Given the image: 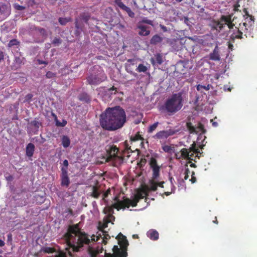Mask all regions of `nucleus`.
<instances>
[{
	"label": "nucleus",
	"instance_id": "393cba45",
	"mask_svg": "<svg viewBox=\"0 0 257 257\" xmlns=\"http://www.w3.org/2000/svg\"><path fill=\"white\" fill-rule=\"evenodd\" d=\"M101 252V250L99 251L98 249H95L90 246H89L88 248V252L90 257H97V255Z\"/></svg>",
	"mask_w": 257,
	"mask_h": 257
},
{
	"label": "nucleus",
	"instance_id": "4c0bfd02",
	"mask_svg": "<svg viewBox=\"0 0 257 257\" xmlns=\"http://www.w3.org/2000/svg\"><path fill=\"white\" fill-rule=\"evenodd\" d=\"M149 165L151 168L159 166L157 164V160L154 157L151 158L149 162Z\"/></svg>",
	"mask_w": 257,
	"mask_h": 257
},
{
	"label": "nucleus",
	"instance_id": "e433bc0d",
	"mask_svg": "<svg viewBox=\"0 0 257 257\" xmlns=\"http://www.w3.org/2000/svg\"><path fill=\"white\" fill-rule=\"evenodd\" d=\"M210 88V85L208 84L206 86L202 85L200 84H198L196 86V89L198 91H201L202 89H204L206 90V91H208Z\"/></svg>",
	"mask_w": 257,
	"mask_h": 257
},
{
	"label": "nucleus",
	"instance_id": "f03ea898",
	"mask_svg": "<svg viewBox=\"0 0 257 257\" xmlns=\"http://www.w3.org/2000/svg\"><path fill=\"white\" fill-rule=\"evenodd\" d=\"M126 122L125 111L120 106L107 107L100 115V125L106 131H114L121 128Z\"/></svg>",
	"mask_w": 257,
	"mask_h": 257
},
{
	"label": "nucleus",
	"instance_id": "423d86ee",
	"mask_svg": "<svg viewBox=\"0 0 257 257\" xmlns=\"http://www.w3.org/2000/svg\"><path fill=\"white\" fill-rule=\"evenodd\" d=\"M106 78L107 76L104 72L100 70L97 71L94 74H91L89 75L87 77L86 80L88 84L96 85L104 81Z\"/></svg>",
	"mask_w": 257,
	"mask_h": 257
},
{
	"label": "nucleus",
	"instance_id": "5fc2aeb1",
	"mask_svg": "<svg viewBox=\"0 0 257 257\" xmlns=\"http://www.w3.org/2000/svg\"><path fill=\"white\" fill-rule=\"evenodd\" d=\"M14 8L19 11H22L25 9V7L22 6H20L18 4H15L14 5Z\"/></svg>",
	"mask_w": 257,
	"mask_h": 257
},
{
	"label": "nucleus",
	"instance_id": "1a4fd4ad",
	"mask_svg": "<svg viewBox=\"0 0 257 257\" xmlns=\"http://www.w3.org/2000/svg\"><path fill=\"white\" fill-rule=\"evenodd\" d=\"M11 7L10 4L0 3V15L4 18L8 17L11 14Z\"/></svg>",
	"mask_w": 257,
	"mask_h": 257
},
{
	"label": "nucleus",
	"instance_id": "20e7f679",
	"mask_svg": "<svg viewBox=\"0 0 257 257\" xmlns=\"http://www.w3.org/2000/svg\"><path fill=\"white\" fill-rule=\"evenodd\" d=\"M143 187L141 188H139L136 190V193L134 195V198L131 200L128 198H124L123 200L120 201V204H123L127 208H129L130 206L136 207L138 203L140 200L143 199L145 197H147L149 195L146 189Z\"/></svg>",
	"mask_w": 257,
	"mask_h": 257
},
{
	"label": "nucleus",
	"instance_id": "6e6d98bb",
	"mask_svg": "<svg viewBox=\"0 0 257 257\" xmlns=\"http://www.w3.org/2000/svg\"><path fill=\"white\" fill-rule=\"evenodd\" d=\"M190 151L193 152L194 153L197 154L196 156H198V155L199 153H200V152L198 150V149H196L194 147H192L190 148Z\"/></svg>",
	"mask_w": 257,
	"mask_h": 257
},
{
	"label": "nucleus",
	"instance_id": "09e8293b",
	"mask_svg": "<svg viewBox=\"0 0 257 257\" xmlns=\"http://www.w3.org/2000/svg\"><path fill=\"white\" fill-rule=\"evenodd\" d=\"M46 77L47 78H52L56 77V73L51 71H48L46 74Z\"/></svg>",
	"mask_w": 257,
	"mask_h": 257
},
{
	"label": "nucleus",
	"instance_id": "4468645a",
	"mask_svg": "<svg viewBox=\"0 0 257 257\" xmlns=\"http://www.w3.org/2000/svg\"><path fill=\"white\" fill-rule=\"evenodd\" d=\"M75 27L76 30L75 31L74 34L76 37H79L81 32L83 31L84 25L82 22H80L78 18H76L75 20Z\"/></svg>",
	"mask_w": 257,
	"mask_h": 257
},
{
	"label": "nucleus",
	"instance_id": "a878e982",
	"mask_svg": "<svg viewBox=\"0 0 257 257\" xmlns=\"http://www.w3.org/2000/svg\"><path fill=\"white\" fill-rule=\"evenodd\" d=\"M231 39L234 40L235 39H241L242 38V32L237 29L236 32H234L230 36Z\"/></svg>",
	"mask_w": 257,
	"mask_h": 257
},
{
	"label": "nucleus",
	"instance_id": "680f3d73",
	"mask_svg": "<svg viewBox=\"0 0 257 257\" xmlns=\"http://www.w3.org/2000/svg\"><path fill=\"white\" fill-rule=\"evenodd\" d=\"M4 59V53L0 50V62L3 61Z\"/></svg>",
	"mask_w": 257,
	"mask_h": 257
},
{
	"label": "nucleus",
	"instance_id": "ddd939ff",
	"mask_svg": "<svg viewBox=\"0 0 257 257\" xmlns=\"http://www.w3.org/2000/svg\"><path fill=\"white\" fill-rule=\"evenodd\" d=\"M113 253L105 252V255L109 257H117L122 254L123 252L127 253L124 249L120 248L117 245H114L112 248Z\"/></svg>",
	"mask_w": 257,
	"mask_h": 257
},
{
	"label": "nucleus",
	"instance_id": "b1692460",
	"mask_svg": "<svg viewBox=\"0 0 257 257\" xmlns=\"http://www.w3.org/2000/svg\"><path fill=\"white\" fill-rule=\"evenodd\" d=\"M190 153L188 149L186 148H183L180 151V155L179 158H184L185 159L189 160L190 159Z\"/></svg>",
	"mask_w": 257,
	"mask_h": 257
},
{
	"label": "nucleus",
	"instance_id": "ea45409f",
	"mask_svg": "<svg viewBox=\"0 0 257 257\" xmlns=\"http://www.w3.org/2000/svg\"><path fill=\"white\" fill-rule=\"evenodd\" d=\"M159 122H155L154 124H153L152 125H151L149 128H148V132L149 133H152L153 131H154L156 128L157 127L158 124H159Z\"/></svg>",
	"mask_w": 257,
	"mask_h": 257
},
{
	"label": "nucleus",
	"instance_id": "72a5a7b5",
	"mask_svg": "<svg viewBox=\"0 0 257 257\" xmlns=\"http://www.w3.org/2000/svg\"><path fill=\"white\" fill-rule=\"evenodd\" d=\"M131 140L133 142H136L139 140L143 141L144 139L142 137L139 132H138L134 136L131 138Z\"/></svg>",
	"mask_w": 257,
	"mask_h": 257
},
{
	"label": "nucleus",
	"instance_id": "7ed1b4c3",
	"mask_svg": "<svg viewBox=\"0 0 257 257\" xmlns=\"http://www.w3.org/2000/svg\"><path fill=\"white\" fill-rule=\"evenodd\" d=\"M183 105L182 93L173 94L168 97L159 108V110L165 115L172 116L178 112Z\"/></svg>",
	"mask_w": 257,
	"mask_h": 257
},
{
	"label": "nucleus",
	"instance_id": "5701e85b",
	"mask_svg": "<svg viewBox=\"0 0 257 257\" xmlns=\"http://www.w3.org/2000/svg\"><path fill=\"white\" fill-rule=\"evenodd\" d=\"M232 14L226 16L222 15L219 20L220 21V23H223L224 25H226L232 19Z\"/></svg>",
	"mask_w": 257,
	"mask_h": 257
},
{
	"label": "nucleus",
	"instance_id": "2f4dec72",
	"mask_svg": "<svg viewBox=\"0 0 257 257\" xmlns=\"http://www.w3.org/2000/svg\"><path fill=\"white\" fill-rule=\"evenodd\" d=\"M41 251L45 253H51L56 252V249L54 247L45 246L42 249Z\"/></svg>",
	"mask_w": 257,
	"mask_h": 257
},
{
	"label": "nucleus",
	"instance_id": "bf43d9fd",
	"mask_svg": "<svg viewBox=\"0 0 257 257\" xmlns=\"http://www.w3.org/2000/svg\"><path fill=\"white\" fill-rule=\"evenodd\" d=\"M55 257H66V255L64 252H60L55 255Z\"/></svg>",
	"mask_w": 257,
	"mask_h": 257
},
{
	"label": "nucleus",
	"instance_id": "0eeeda50",
	"mask_svg": "<svg viewBox=\"0 0 257 257\" xmlns=\"http://www.w3.org/2000/svg\"><path fill=\"white\" fill-rule=\"evenodd\" d=\"M114 200L116 201V203H114L112 204L111 206H107L104 209V212L105 214H108V217L109 218L114 217L112 215L113 213V209L115 208L117 210H119L120 209H124L126 206L123 204H120L119 203L121 201L119 200V198L118 196L115 197Z\"/></svg>",
	"mask_w": 257,
	"mask_h": 257
},
{
	"label": "nucleus",
	"instance_id": "aec40b11",
	"mask_svg": "<svg viewBox=\"0 0 257 257\" xmlns=\"http://www.w3.org/2000/svg\"><path fill=\"white\" fill-rule=\"evenodd\" d=\"M147 236L151 239L156 240L159 238V233L156 230L151 229L148 231Z\"/></svg>",
	"mask_w": 257,
	"mask_h": 257
},
{
	"label": "nucleus",
	"instance_id": "052dcab7",
	"mask_svg": "<svg viewBox=\"0 0 257 257\" xmlns=\"http://www.w3.org/2000/svg\"><path fill=\"white\" fill-rule=\"evenodd\" d=\"M110 193V190L109 189H107L106 192L103 194V199L108 196V194Z\"/></svg>",
	"mask_w": 257,
	"mask_h": 257
},
{
	"label": "nucleus",
	"instance_id": "412c9836",
	"mask_svg": "<svg viewBox=\"0 0 257 257\" xmlns=\"http://www.w3.org/2000/svg\"><path fill=\"white\" fill-rule=\"evenodd\" d=\"M163 38L160 37L159 35L156 34L154 35L150 40V43L152 45H156L163 41Z\"/></svg>",
	"mask_w": 257,
	"mask_h": 257
},
{
	"label": "nucleus",
	"instance_id": "a18cd8bd",
	"mask_svg": "<svg viewBox=\"0 0 257 257\" xmlns=\"http://www.w3.org/2000/svg\"><path fill=\"white\" fill-rule=\"evenodd\" d=\"M55 122H56V126H62V127L65 126L67 123V121L65 119H63L62 122H60L59 121V120H57Z\"/></svg>",
	"mask_w": 257,
	"mask_h": 257
},
{
	"label": "nucleus",
	"instance_id": "864d4df0",
	"mask_svg": "<svg viewBox=\"0 0 257 257\" xmlns=\"http://www.w3.org/2000/svg\"><path fill=\"white\" fill-rule=\"evenodd\" d=\"M224 24L220 23V21L219 20L216 23V28L218 29L219 30H221L224 28Z\"/></svg>",
	"mask_w": 257,
	"mask_h": 257
},
{
	"label": "nucleus",
	"instance_id": "58836bf2",
	"mask_svg": "<svg viewBox=\"0 0 257 257\" xmlns=\"http://www.w3.org/2000/svg\"><path fill=\"white\" fill-rule=\"evenodd\" d=\"M147 70V67L142 64H140L137 68V71L139 72H145Z\"/></svg>",
	"mask_w": 257,
	"mask_h": 257
},
{
	"label": "nucleus",
	"instance_id": "9d476101",
	"mask_svg": "<svg viewBox=\"0 0 257 257\" xmlns=\"http://www.w3.org/2000/svg\"><path fill=\"white\" fill-rule=\"evenodd\" d=\"M243 12L244 15H243V17L245 18V22L243 23V26L246 27L247 25L252 26V25L254 23V17L252 15H250L246 8H244L243 9Z\"/></svg>",
	"mask_w": 257,
	"mask_h": 257
},
{
	"label": "nucleus",
	"instance_id": "6ab92c4d",
	"mask_svg": "<svg viewBox=\"0 0 257 257\" xmlns=\"http://www.w3.org/2000/svg\"><path fill=\"white\" fill-rule=\"evenodd\" d=\"M35 151V146L32 143H29L26 147V153L28 157H32Z\"/></svg>",
	"mask_w": 257,
	"mask_h": 257
},
{
	"label": "nucleus",
	"instance_id": "4be33fe9",
	"mask_svg": "<svg viewBox=\"0 0 257 257\" xmlns=\"http://www.w3.org/2000/svg\"><path fill=\"white\" fill-rule=\"evenodd\" d=\"M100 195V191L99 190V187L96 186H93L90 196L94 198H98Z\"/></svg>",
	"mask_w": 257,
	"mask_h": 257
},
{
	"label": "nucleus",
	"instance_id": "338daca9",
	"mask_svg": "<svg viewBox=\"0 0 257 257\" xmlns=\"http://www.w3.org/2000/svg\"><path fill=\"white\" fill-rule=\"evenodd\" d=\"M39 32H40V33H41V34H42L43 35L45 34L46 33L45 29H44V28H40L39 29Z\"/></svg>",
	"mask_w": 257,
	"mask_h": 257
},
{
	"label": "nucleus",
	"instance_id": "49530a36",
	"mask_svg": "<svg viewBox=\"0 0 257 257\" xmlns=\"http://www.w3.org/2000/svg\"><path fill=\"white\" fill-rule=\"evenodd\" d=\"M110 222L109 220H107L105 222H104L101 226H100L99 227V231H100L101 232H102V231H104V229L106 228L107 227V225H108V223Z\"/></svg>",
	"mask_w": 257,
	"mask_h": 257
},
{
	"label": "nucleus",
	"instance_id": "bb28decb",
	"mask_svg": "<svg viewBox=\"0 0 257 257\" xmlns=\"http://www.w3.org/2000/svg\"><path fill=\"white\" fill-rule=\"evenodd\" d=\"M186 127L190 133L191 134H197L198 131L196 130V128L194 127L191 122H187L186 123Z\"/></svg>",
	"mask_w": 257,
	"mask_h": 257
},
{
	"label": "nucleus",
	"instance_id": "f704fd0d",
	"mask_svg": "<svg viewBox=\"0 0 257 257\" xmlns=\"http://www.w3.org/2000/svg\"><path fill=\"white\" fill-rule=\"evenodd\" d=\"M20 43V42L17 39H14L9 42L8 44V46L10 48L14 46H19Z\"/></svg>",
	"mask_w": 257,
	"mask_h": 257
},
{
	"label": "nucleus",
	"instance_id": "39448f33",
	"mask_svg": "<svg viewBox=\"0 0 257 257\" xmlns=\"http://www.w3.org/2000/svg\"><path fill=\"white\" fill-rule=\"evenodd\" d=\"M106 162H112L113 166L114 167H117L122 163L123 158L118 155V149L116 146H108L106 149Z\"/></svg>",
	"mask_w": 257,
	"mask_h": 257
},
{
	"label": "nucleus",
	"instance_id": "cd10ccee",
	"mask_svg": "<svg viewBox=\"0 0 257 257\" xmlns=\"http://www.w3.org/2000/svg\"><path fill=\"white\" fill-rule=\"evenodd\" d=\"M70 140L67 136H63L62 138V145L63 147L66 148L70 146Z\"/></svg>",
	"mask_w": 257,
	"mask_h": 257
},
{
	"label": "nucleus",
	"instance_id": "13d9d810",
	"mask_svg": "<svg viewBox=\"0 0 257 257\" xmlns=\"http://www.w3.org/2000/svg\"><path fill=\"white\" fill-rule=\"evenodd\" d=\"M226 25L228 26V28L229 29H232L233 28V27L234 26V24L233 23V20L232 19L230 20V21Z\"/></svg>",
	"mask_w": 257,
	"mask_h": 257
},
{
	"label": "nucleus",
	"instance_id": "de8ad7c7",
	"mask_svg": "<svg viewBox=\"0 0 257 257\" xmlns=\"http://www.w3.org/2000/svg\"><path fill=\"white\" fill-rule=\"evenodd\" d=\"M156 60L158 64H161L163 63L162 57L160 54H158L155 56Z\"/></svg>",
	"mask_w": 257,
	"mask_h": 257
},
{
	"label": "nucleus",
	"instance_id": "8fccbe9b",
	"mask_svg": "<svg viewBox=\"0 0 257 257\" xmlns=\"http://www.w3.org/2000/svg\"><path fill=\"white\" fill-rule=\"evenodd\" d=\"M196 130L198 131V133L199 132H201L202 133H205V130L204 128L203 125L200 122L198 123V125L196 128Z\"/></svg>",
	"mask_w": 257,
	"mask_h": 257
},
{
	"label": "nucleus",
	"instance_id": "7c9ffc66",
	"mask_svg": "<svg viewBox=\"0 0 257 257\" xmlns=\"http://www.w3.org/2000/svg\"><path fill=\"white\" fill-rule=\"evenodd\" d=\"M79 99L81 101L88 103L90 101V97L87 93H82L79 96Z\"/></svg>",
	"mask_w": 257,
	"mask_h": 257
},
{
	"label": "nucleus",
	"instance_id": "6e6552de",
	"mask_svg": "<svg viewBox=\"0 0 257 257\" xmlns=\"http://www.w3.org/2000/svg\"><path fill=\"white\" fill-rule=\"evenodd\" d=\"M179 132L178 130L169 129L167 130L161 131L158 132L153 137L155 139L161 140L166 139L170 136L176 134Z\"/></svg>",
	"mask_w": 257,
	"mask_h": 257
},
{
	"label": "nucleus",
	"instance_id": "3c124183",
	"mask_svg": "<svg viewBox=\"0 0 257 257\" xmlns=\"http://www.w3.org/2000/svg\"><path fill=\"white\" fill-rule=\"evenodd\" d=\"M175 189H176V188H175V186H174V185H172V186L171 187V191L165 192L164 193V194H165L166 196H169L170 194H171L172 193H174Z\"/></svg>",
	"mask_w": 257,
	"mask_h": 257
},
{
	"label": "nucleus",
	"instance_id": "a19ab883",
	"mask_svg": "<svg viewBox=\"0 0 257 257\" xmlns=\"http://www.w3.org/2000/svg\"><path fill=\"white\" fill-rule=\"evenodd\" d=\"M61 43L62 40L59 37H55L52 42V44L55 46H59Z\"/></svg>",
	"mask_w": 257,
	"mask_h": 257
},
{
	"label": "nucleus",
	"instance_id": "a211bd4d",
	"mask_svg": "<svg viewBox=\"0 0 257 257\" xmlns=\"http://www.w3.org/2000/svg\"><path fill=\"white\" fill-rule=\"evenodd\" d=\"M144 187L147 188L146 190L148 193L151 191H156L158 188L157 182L153 180H151L149 182V186H145Z\"/></svg>",
	"mask_w": 257,
	"mask_h": 257
},
{
	"label": "nucleus",
	"instance_id": "473e14b6",
	"mask_svg": "<svg viewBox=\"0 0 257 257\" xmlns=\"http://www.w3.org/2000/svg\"><path fill=\"white\" fill-rule=\"evenodd\" d=\"M68 165L69 163L68 160H65L61 168V172H68Z\"/></svg>",
	"mask_w": 257,
	"mask_h": 257
},
{
	"label": "nucleus",
	"instance_id": "f8f14e48",
	"mask_svg": "<svg viewBox=\"0 0 257 257\" xmlns=\"http://www.w3.org/2000/svg\"><path fill=\"white\" fill-rule=\"evenodd\" d=\"M29 128L34 134H37L39 132V129L42 125V123L37 120L36 118L31 121L29 124Z\"/></svg>",
	"mask_w": 257,
	"mask_h": 257
},
{
	"label": "nucleus",
	"instance_id": "c85d7f7f",
	"mask_svg": "<svg viewBox=\"0 0 257 257\" xmlns=\"http://www.w3.org/2000/svg\"><path fill=\"white\" fill-rule=\"evenodd\" d=\"M153 170V179H156L160 175V167L159 166L152 168Z\"/></svg>",
	"mask_w": 257,
	"mask_h": 257
},
{
	"label": "nucleus",
	"instance_id": "c756f323",
	"mask_svg": "<svg viewBox=\"0 0 257 257\" xmlns=\"http://www.w3.org/2000/svg\"><path fill=\"white\" fill-rule=\"evenodd\" d=\"M72 19L71 17H67V18H59L58 19V21L60 25L65 26L68 22H70L72 21Z\"/></svg>",
	"mask_w": 257,
	"mask_h": 257
},
{
	"label": "nucleus",
	"instance_id": "f257e3e1",
	"mask_svg": "<svg viewBox=\"0 0 257 257\" xmlns=\"http://www.w3.org/2000/svg\"><path fill=\"white\" fill-rule=\"evenodd\" d=\"M95 236L92 235L91 239H89V235L85 232L81 231L79 228V224L70 225L68 228L67 232L65 234L67 245L72 248L74 252L79 251L84 244H89L91 241H97L102 237V242L106 244L107 240L110 237L105 231H102Z\"/></svg>",
	"mask_w": 257,
	"mask_h": 257
},
{
	"label": "nucleus",
	"instance_id": "2eb2a0df",
	"mask_svg": "<svg viewBox=\"0 0 257 257\" xmlns=\"http://www.w3.org/2000/svg\"><path fill=\"white\" fill-rule=\"evenodd\" d=\"M209 59L212 61H220V56L219 54V48L216 46L213 52L209 54Z\"/></svg>",
	"mask_w": 257,
	"mask_h": 257
},
{
	"label": "nucleus",
	"instance_id": "e2e57ef3",
	"mask_svg": "<svg viewBox=\"0 0 257 257\" xmlns=\"http://www.w3.org/2000/svg\"><path fill=\"white\" fill-rule=\"evenodd\" d=\"M240 7V5L238 4H235L234 6V11L236 12V11H238L239 10L238 9V7Z\"/></svg>",
	"mask_w": 257,
	"mask_h": 257
},
{
	"label": "nucleus",
	"instance_id": "603ef678",
	"mask_svg": "<svg viewBox=\"0 0 257 257\" xmlns=\"http://www.w3.org/2000/svg\"><path fill=\"white\" fill-rule=\"evenodd\" d=\"M162 149L166 153H171L172 148L171 146L165 145L162 147Z\"/></svg>",
	"mask_w": 257,
	"mask_h": 257
},
{
	"label": "nucleus",
	"instance_id": "c9c22d12",
	"mask_svg": "<svg viewBox=\"0 0 257 257\" xmlns=\"http://www.w3.org/2000/svg\"><path fill=\"white\" fill-rule=\"evenodd\" d=\"M114 3L117 6L123 11H124L127 7L122 2L121 0H115Z\"/></svg>",
	"mask_w": 257,
	"mask_h": 257
},
{
	"label": "nucleus",
	"instance_id": "c03bdc74",
	"mask_svg": "<svg viewBox=\"0 0 257 257\" xmlns=\"http://www.w3.org/2000/svg\"><path fill=\"white\" fill-rule=\"evenodd\" d=\"M139 23H142V24H147L151 26H153V21L149 20L147 18H144L141 21L139 22Z\"/></svg>",
	"mask_w": 257,
	"mask_h": 257
},
{
	"label": "nucleus",
	"instance_id": "f3484780",
	"mask_svg": "<svg viewBox=\"0 0 257 257\" xmlns=\"http://www.w3.org/2000/svg\"><path fill=\"white\" fill-rule=\"evenodd\" d=\"M118 235L122 237L121 239L118 240V244H119L121 249H124L125 251L127 252L128 242L126 239V237L123 235L121 233H120Z\"/></svg>",
	"mask_w": 257,
	"mask_h": 257
},
{
	"label": "nucleus",
	"instance_id": "774afa93",
	"mask_svg": "<svg viewBox=\"0 0 257 257\" xmlns=\"http://www.w3.org/2000/svg\"><path fill=\"white\" fill-rule=\"evenodd\" d=\"M127 253L123 252L122 254L117 256V257H127Z\"/></svg>",
	"mask_w": 257,
	"mask_h": 257
},
{
	"label": "nucleus",
	"instance_id": "4d7b16f0",
	"mask_svg": "<svg viewBox=\"0 0 257 257\" xmlns=\"http://www.w3.org/2000/svg\"><path fill=\"white\" fill-rule=\"evenodd\" d=\"M192 183H194L196 182V178L195 177V172L193 171L191 174V178L190 180Z\"/></svg>",
	"mask_w": 257,
	"mask_h": 257
},
{
	"label": "nucleus",
	"instance_id": "0e129e2a",
	"mask_svg": "<svg viewBox=\"0 0 257 257\" xmlns=\"http://www.w3.org/2000/svg\"><path fill=\"white\" fill-rule=\"evenodd\" d=\"M164 183H165L164 181H162V182L157 183L158 187L159 186L161 188H164Z\"/></svg>",
	"mask_w": 257,
	"mask_h": 257
},
{
	"label": "nucleus",
	"instance_id": "79ce46f5",
	"mask_svg": "<svg viewBox=\"0 0 257 257\" xmlns=\"http://www.w3.org/2000/svg\"><path fill=\"white\" fill-rule=\"evenodd\" d=\"M80 17V19L86 24L88 23V22L90 19V16L85 14H81Z\"/></svg>",
	"mask_w": 257,
	"mask_h": 257
},
{
	"label": "nucleus",
	"instance_id": "37998d69",
	"mask_svg": "<svg viewBox=\"0 0 257 257\" xmlns=\"http://www.w3.org/2000/svg\"><path fill=\"white\" fill-rule=\"evenodd\" d=\"M124 11L127 13L129 17L131 18L135 17V13L131 10V9L129 7H126V8L124 10Z\"/></svg>",
	"mask_w": 257,
	"mask_h": 257
},
{
	"label": "nucleus",
	"instance_id": "9b49d317",
	"mask_svg": "<svg viewBox=\"0 0 257 257\" xmlns=\"http://www.w3.org/2000/svg\"><path fill=\"white\" fill-rule=\"evenodd\" d=\"M136 29L139 30L138 34L141 36H148L150 34L149 27L142 24V23H138Z\"/></svg>",
	"mask_w": 257,
	"mask_h": 257
},
{
	"label": "nucleus",
	"instance_id": "69168bd1",
	"mask_svg": "<svg viewBox=\"0 0 257 257\" xmlns=\"http://www.w3.org/2000/svg\"><path fill=\"white\" fill-rule=\"evenodd\" d=\"M51 115L53 117L54 119V120L56 122L57 120H58V118H57V115L55 114V113H54V112H51Z\"/></svg>",
	"mask_w": 257,
	"mask_h": 257
},
{
	"label": "nucleus",
	"instance_id": "dca6fc26",
	"mask_svg": "<svg viewBox=\"0 0 257 257\" xmlns=\"http://www.w3.org/2000/svg\"><path fill=\"white\" fill-rule=\"evenodd\" d=\"M61 185L62 186L68 187L70 184V180L68 176V172H61Z\"/></svg>",
	"mask_w": 257,
	"mask_h": 257
}]
</instances>
